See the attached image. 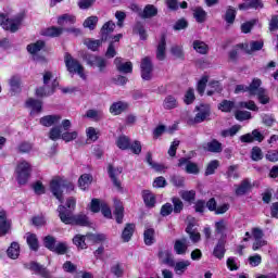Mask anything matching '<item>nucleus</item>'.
Instances as JSON below:
<instances>
[{
  "label": "nucleus",
  "mask_w": 278,
  "mask_h": 278,
  "mask_svg": "<svg viewBox=\"0 0 278 278\" xmlns=\"http://www.w3.org/2000/svg\"><path fill=\"white\" fill-rule=\"evenodd\" d=\"M260 86H262V80L260 78H254L248 87L244 85H238L235 92L236 94H239V92H250L252 97H257L260 103L266 105L267 103H270V98H268L266 89Z\"/></svg>",
  "instance_id": "obj_1"
},
{
  "label": "nucleus",
  "mask_w": 278,
  "mask_h": 278,
  "mask_svg": "<svg viewBox=\"0 0 278 278\" xmlns=\"http://www.w3.org/2000/svg\"><path fill=\"white\" fill-rule=\"evenodd\" d=\"M58 212L59 217L65 225H80L81 227L89 225L88 216L84 214L73 215V212L66 210L64 205H60Z\"/></svg>",
  "instance_id": "obj_2"
},
{
  "label": "nucleus",
  "mask_w": 278,
  "mask_h": 278,
  "mask_svg": "<svg viewBox=\"0 0 278 278\" xmlns=\"http://www.w3.org/2000/svg\"><path fill=\"white\" fill-rule=\"evenodd\" d=\"M66 190V192H72V190H75V185H73V182L67 181L64 178H53L50 182V190L52 192V194L55 195V198L58 199V201H60L62 203V190Z\"/></svg>",
  "instance_id": "obj_3"
},
{
  "label": "nucleus",
  "mask_w": 278,
  "mask_h": 278,
  "mask_svg": "<svg viewBox=\"0 0 278 278\" xmlns=\"http://www.w3.org/2000/svg\"><path fill=\"white\" fill-rule=\"evenodd\" d=\"M23 18H25V13H18L15 17L10 18L8 15L1 13L0 14V25L7 31H11L12 34L18 31V27L23 23Z\"/></svg>",
  "instance_id": "obj_4"
},
{
  "label": "nucleus",
  "mask_w": 278,
  "mask_h": 278,
  "mask_svg": "<svg viewBox=\"0 0 278 278\" xmlns=\"http://www.w3.org/2000/svg\"><path fill=\"white\" fill-rule=\"evenodd\" d=\"M50 140H77V131H65L62 129V126H53L48 134Z\"/></svg>",
  "instance_id": "obj_5"
},
{
  "label": "nucleus",
  "mask_w": 278,
  "mask_h": 278,
  "mask_svg": "<svg viewBox=\"0 0 278 278\" xmlns=\"http://www.w3.org/2000/svg\"><path fill=\"white\" fill-rule=\"evenodd\" d=\"M64 62L68 73H77L81 79H86V74H84V65L73 58L71 53H65Z\"/></svg>",
  "instance_id": "obj_6"
},
{
  "label": "nucleus",
  "mask_w": 278,
  "mask_h": 278,
  "mask_svg": "<svg viewBox=\"0 0 278 278\" xmlns=\"http://www.w3.org/2000/svg\"><path fill=\"white\" fill-rule=\"evenodd\" d=\"M15 173H16L17 182L21 186H23L27 184L29 179V175H31V165L26 161H22L17 164Z\"/></svg>",
  "instance_id": "obj_7"
},
{
  "label": "nucleus",
  "mask_w": 278,
  "mask_h": 278,
  "mask_svg": "<svg viewBox=\"0 0 278 278\" xmlns=\"http://www.w3.org/2000/svg\"><path fill=\"white\" fill-rule=\"evenodd\" d=\"M83 60L87 62L89 66H97L100 73H103L108 67V60L103 59L102 56H97L94 54H88L86 52L81 53Z\"/></svg>",
  "instance_id": "obj_8"
},
{
  "label": "nucleus",
  "mask_w": 278,
  "mask_h": 278,
  "mask_svg": "<svg viewBox=\"0 0 278 278\" xmlns=\"http://www.w3.org/2000/svg\"><path fill=\"white\" fill-rule=\"evenodd\" d=\"M195 110L198 113L194 117L187 121L188 125H199V123L207 121V117L210 116V105L207 104H201L197 106Z\"/></svg>",
  "instance_id": "obj_9"
},
{
  "label": "nucleus",
  "mask_w": 278,
  "mask_h": 278,
  "mask_svg": "<svg viewBox=\"0 0 278 278\" xmlns=\"http://www.w3.org/2000/svg\"><path fill=\"white\" fill-rule=\"evenodd\" d=\"M141 78L143 81H151L153 78V61L150 56H144L141 59Z\"/></svg>",
  "instance_id": "obj_10"
},
{
  "label": "nucleus",
  "mask_w": 278,
  "mask_h": 278,
  "mask_svg": "<svg viewBox=\"0 0 278 278\" xmlns=\"http://www.w3.org/2000/svg\"><path fill=\"white\" fill-rule=\"evenodd\" d=\"M116 146L118 149H122V151H132L135 155H140V153H142V144L140 141L118 140Z\"/></svg>",
  "instance_id": "obj_11"
},
{
  "label": "nucleus",
  "mask_w": 278,
  "mask_h": 278,
  "mask_svg": "<svg viewBox=\"0 0 278 278\" xmlns=\"http://www.w3.org/2000/svg\"><path fill=\"white\" fill-rule=\"evenodd\" d=\"M230 231L231 228L229 227V222H227L226 219H219L215 222V232L218 236H222L220 240H225Z\"/></svg>",
  "instance_id": "obj_12"
},
{
  "label": "nucleus",
  "mask_w": 278,
  "mask_h": 278,
  "mask_svg": "<svg viewBox=\"0 0 278 278\" xmlns=\"http://www.w3.org/2000/svg\"><path fill=\"white\" fill-rule=\"evenodd\" d=\"M114 64L118 73H123L124 75H127L134 72V64L130 61L123 62L122 58H116L114 60Z\"/></svg>",
  "instance_id": "obj_13"
},
{
  "label": "nucleus",
  "mask_w": 278,
  "mask_h": 278,
  "mask_svg": "<svg viewBox=\"0 0 278 278\" xmlns=\"http://www.w3.org/2000/svg\"><path fill=\"white\" fill-rule=\"evenodd\" d=\"M188 225L186 228L187 233H189L190 239L192 240V242H199V240H201V233H199L194 227L197 226V219H194V217H188Z\"/></svg>",
  "instance_id": "obj_14"
},
{
  "label": "nucleus",
  "mask_w": 278,
  "mask_h": 278,
  "mask_svg": "<svg viewBox=\"0 0 278 278\" xmlns=\"http://www.w3.org/2000/svg\"><path fill=\"white\" fill-rule=\"evenodd\" d=\"M156 60L164 62L166 60V35H161V39L156 46Z\"/></svg>",
  "instance_id": "obj_15"
},
{
  "label": "nucleus",
  "mask_w": 278,
  "mask_h": 278,
  "mask_svg": "<svg viewBox=\"0 0 278 278\" xmlns=\"http://www.w3.org/2000/svg\"><path fill=\"white\" fill-rule=\"evenodd\" d=\"M60 121H62V115L52 114L41 117L39 123L42 127H53V125H59Z\"/></svg>",
  "instance_id": "obj_16"
},
{
  "label": "nucleus",
  "mask_w": 278,
  "mask_h": 278,
  "mask_svg": "<svg viewBox=\"0 0 278 278\" xmlns=\"http://www.w3.org/2000/svg\"><path fill=\"white\" fill-rule=\"evenodd\" d=\"M55 88H58V80H53L51 86L43 85L40 88L36 89V94L38 97H51L53 92H55Z\"/></svg>",
  "instance_id": "obj_17"
},
{
  "label": "nucleus",
  "mask_w": 278,
  "mask_h": 278,
  "mask_svg": "<svg viewBox=\"0 0 278 278\" xmlns=\"http://www.w3.org/2000/svg\"><path fill=\"white\" fill-rule=\"evenodd\" d=\"M108 173H109V177H111L115 188H117V190H121V182L117 177L121 175V173H123V167H114L112 165H109Z\"/></svg>",
  "instance_id": "obj_18"
},
{
  "label": "nucleus",
  "mask_w": 278,
  "mask_h": 278,
  "mask_svg": "<svg viewBox=\"0 0 278 278\" xmlns=\"http://www.w3.org/2000/svg\"><path fill=\"white\" fill-rule=\"evenodd\" d=\"M178 166H186V173H189V175H197L199 173V165L190 162L188 159H180Z\"/></svg>",
  "instance_id": "obj_19"
},
{
  "label": "nucleus",
  "mask_w": 278,
  "mask_h": 278,
  "mask_svg": "<svg viewBox=\"0 0 278 278\" xmlns=\"http://www.w3.org/2000/svg\"><path fill=\"white\" fill-rule=\"evenodd\" d=\"M26 108L31 109L30 116H34V114H40V112H42V101L29 98L26 101Z\"/></svg>",
  "instance_id": "obj_20"
},
{
  "label": "nucleus",
  "mask_w": 278,
  "mask_h": 278,
  "mask_svg": "<svg viewBox=\"0 0 278 278\" xmlns=\"http://www.w3.org/2000/svg\"><path fill=\"white\" fill-rule=\"evenodd\" d=\"M26 268L29 270H33L34 273H37L38 275H41V277L49 278L51 275L49 274V270L45 268L42 265L31 262L29 264H26Z\"/></svg>",
  "instance_id": "obj_21"
},
{
  "label": "nucleus",
  "mask_w": 278,
  "mask_h": 278,
  "mask_svg": "<svg viewBox=\"0 0 278 278\" xmlns=\"http://www.w3.org/2000/svg\"><path fill=\"white\" fill-rule=\"evenodd\" d=\"M116 29V24L112 21H109L103 24L100 34H101V40L104 42L108 40L110 34H112Z\"/></svg>",
  "instance_id": "obj_22"
},
{
  "label": "nucleus",
  "mask_w": 278,
  "mask_h": 278,
  "mask_svg": "<svg viewBox=\"0 0 278 278\" xmlns=\"http://www.w3.org/2000/svg\"><path fill=\"white\" fill-rule=\"evenodd\" d=\"M188 239L182 238L175 241L174 251L177 255H186V251H188Z\"/></svg>",
  "instance_id": "obj_23"
},
{
  "label": "nucleus",
  "mask_w": 278,
  "mask_h": 278,
  "mask_svg": "<svg viewBox=\"0 0 278 278\" xmlns=\"http://www.w3.org/2000/svg\"><path fill=\"white\" fill-rule=\"evenodd\" d=\"M241 49H244L245 53H253L254 51H262L264 41H250L245 45H240Z\"/></svg>",
  "instance_id": "obj_24"
},
{
  "label": "nucleus",
  "mask_w": 278,
  "mask_h": 278,
  "mask_svg": "<svg viewBox=\"0 0 278 278\" xmlns=\"http://www.w3.org/2000/svg\"><path fill=\"white\" fill-rule=\"evenodd\" d=\"M177 130V126L166 127L164 125H159L153 130V138L157 139L164 136V134H173V131Z\"/></svg>",
  "instance_id": "obj_25"
},
{
  "label": "nucleus",
  "mask_w": 278,
  "mask_h": 278,
  "mask_svg": "<svg viewBox=\"0 0 278 278\" xmlns=\"http://www.w3.org/2000/svg\"><path fill=\"white\" fill-rule=\"evenodd\" d=\"M159 260L162 264H166L167 266H175V258H173V254L168 250L161 251L159 253Z\"/></svg>",
  "instance_id": "obj_26"
},
{
  "label": "nucleus",
  "mask_w": 278,
  "mask_h": 278,
  "mask_svg": "<svg viewBox=\"0 0 278 278\" xmlns=\"http://www.w3.org/2000/svg\"><path fill=\"white\" fill-rule=\"evenodd\" d=\"M10 231V222H8V216L5 211H0V236H5Z\"/></svg>",
  "instance_id": "obj_27"
},
{
  "label": "nucleus",
  "mask_w": 278,
  "mask_h": 278,
  "mask_svg": "<svg viewBox=\"0 0 278 278\" xmlns=\"http://www.w3.org/2000/svg\"><path fill=\"white\" fill-rule=\"evenodd\" d=\"M143 203L147 207H155V194L149 190L142 191Z\"/></svg>",
  "instance_id": "obj_28"
},
{
  "label": "nucleus",
  "mask_w": 278,
  "mask_h": 278,
  "mask_svg": "<svg viewBox=\"0 0 278 278\" xmlns=\"http://www.w3.org/2000/svg\"><path fill=\"white\" fill-rule=\"evenodd\" d=\"M225 253H226L225 240L219 239V241L217 242V244L215 245V248L213 250V255L217 260H223V257H225Z\"/></svg>",
  "instance_id": "obj_29"
},
{
  "label": "nucleus",
  "mask_w": 278,
  "mask_h": 278,
  "mask_svg": "<svg viewBox=\"0 0 278 278\" xmlns=\"http://www.w3.org/2000/svg\"><path fill=\"white\" fill-rule=\"evenodd\" d=\"M193 49L197 51V53H200L201 55H206L207 51H210V47L207 43L201 40H194L193 41Z\"/></svg>",
  "instance_id": "obj_30"
},
{
  "label": "nucleus",
  "mask_w": 278,
  "mask_h": 278,
  "mask_svg": "<svg viewBox=\"0 0 278 278\" xmlns=\"http://www.w3.org/2000/svg\"><path fill=\"white\" fill-rule=\"evenodd\" d=\"M136 230V225L127 224L122 232V240L125 242H129L131 240V236H134V231Z\"/></svg>",
  "instance_id": "obj_31"
},
{
  "label": "nucleus",
  "mask_w": 278,
  "mask_h": 278,
  "mask_svg": "<svg viewBox=\"0 0 278 278\" xmlns=\"http://www.w3.org/2000/svg\"><path fill=\"white\" fill-rule=\"evenodd\" d=\"M7 253L11 260H16L21 255V245L17 242H12Z\"/></svg>",
  "instance_id": "obj_32"
},
{
  "label": "nucleus",
  "mask_w": 278,
  "mask_h": 278,
  "mask_svg": "<svg viewBox=\"0 0 278 278\" xmlns=\"http://www.w3.org/2000/svg\"><path fill=\"white\" fill-rule=\"evenodd\" d=\"M153 16H157V8L153 4L146 5L141 13V18H153Z\"/></svg>",
  "instance_id": "obj_33"
},
{
  "label": "nucleus",
  "mask_w": 278,
  "mask_h": 278,
  "mask_svg": "<svg viewBox=\"0 0 278 278\" xmlns=\"http://www.w3.org/2000/svg\"><path fill=\"white\" fill-rule=\"evenodd\" d=\"M90 184H92V176L88 174L81 175L80 178L78 179V186L80 190H88V188L90 187Z\"/></svg>",
  "instance_id": "obj_34"
},
{
  "label": "nucleus",
  "mask_w": 278,
  "mask_h": 278,
  "mask_svg": "<svg viewBox=\"0 0 278 278\" xmlns=\"http://www.w3.org/2000/svg\"><path fill=\"white\" fill-rule=\"evenodd\" d=\"M11 92H21V76L14 75L9 79Z\"/></svg>",
  "instance_id": "obj_35"
},
{
  "label": "nucleus",
  "mask_w": 278,
  "mask_h": 278,
  "mask_svg": "<svg viewBox=\"0 0 278 278\" xmlns=\"http://www.w3.org/2000/svg\"><path fill=\"white\" fill-rule=\"evenodd\" d=\"M114 205H115L114 216H115L116 223H118V225H121V223H123V216H124L123 215V212H124L123 204L121 203V201L115 200Z\"/></svg>",
  "instance_id": "obj_36"
},
{
  "label": "nucleus",
  "mask_w": 278,
  "mask_h": 278,
  "mask_svg": "<svg viewBox=\"0 0 278 278\" xmlns=\"http://www.w3.org/2000/svg\"><path fill=\"white\" fill-rule=\"evenodd\" d=\"M125 110H127V104H125V102H115L110 108L111 114H115V116H118V114H123Z\"/></svg>",
  "instance_id": "obj_37"
},
{
  "label": "nucleus",
  "mask_w": 278,
  "mask_h": 278,
  "mask_svg": "<svg viewBox=\"0 0 278 278\" xmlns=\"http://www.w3.org/2000/svg\"><path fill=\"white\" fill-rule=\"evenodd\" d=\"M251 188H253V186H251V182L249 181V179H245L241 182V185L236 189V194L238 197H242V194H247V192H249L251 190Z\"/></svg>",
  "instance_id": "obj_38"
},
{
  "label": "nucleus",
  "mask_w": 278,
  "mask_h": 278,
  "mask_svg": "<svg viewBox=\"0 0 278 278\" xmlns=\"http://www.w3.org/2000/svg\"><path fill=\"white\" fill-rule=\"evenodd\" d=\"M143 240L148 247H151V244L155 242V230L153 228H148L147 230H144Z\"/></svg>",
  "instance_id": "obj_39"
},
{
  "label": "nucleus",
  "mask_w": 278,
  "mask_h": 278,
  "mask_svg": "<svg viewBox=\"0 0 278 278\" xmlns=\"http://www.w3.org/2000/svg\"><path fill=\"white\" fill-rule=\"evenodd\" d=\"M177 105H178L177 98L173 96H167L163 101L164 110H175Z\"/></svg>",
  "instance_id": "obj_40"
},
{
  "label": "nucleus",
  "mask_w": 278,
  "mask_h": 278,
  "mask_svg": "<svg viewBox=\"0 0 278 278\" xmlns=\"http://www.w3.org/2000/svg\"><path fill=\"white\" fill-rule=\"evenodd\" d=\"M264 138H266V136L260 132V130L255 129L252 131V134L241 136L240 140H264Z\"/></svg>",
  "instance_id": "obj_41"
},
{
  "label": "nucleus",
  "mask_w": 278,
  "mask_h": 278,
  "mask_svg": "<svg viewBox=\"0 0 278 278\" xmlns=\"http://www.w3.org/2000/svg\"><path fill=\"white\" fill-rule=\"evenodd\" d=\"M42 49H45V41L42 40H38L37 42L27 46L28 53H31L33 55L42 51Z\"/></svg>",
  "instance_id": "obj_42"
},
{
  "label": "nucleus",
  "mask_w": 278,
  "mask_h": 278,
  "mask_svg": "<svg viewBox=\"0 0 278 278\" xmlns=\"http://www.w3.org/2000/svg\"><path fill=\"white\" fill-rule=\"evenodd\" d=\"M26 242L31 251H38V237L35 233H26Z\"/></svg>",
  "instance_id": "obj_43"
},
{
  "label": "nucleus",
  "mask_w": 278,
  "mask_h": 278,
  "mask_svg": "<svg viewBox=\"0 0 278 278\" xmlns=\"http://www.w3.org/2000/svg\"><path fill=\"white\" fill-rule=\"evenodd\" d=\"M188 266H190V261L174 263V270L176 275H184V271L188 270Z\"/></svg>",
  "instance_id": "obj_44"
},
{
  "label": "nucleus",
  "mask_w": 278,
  "mask_h": 278,
  "mask_svg": "<svg viewBox=\"0 0 278 278\" xmlns=\"http://www.w3.org/2000/svg\"><path fill=\"white\" fill-rule=\"evenodd\" d=\"M75 21H76L75 15L64 14L58 18V24L62 26L74 25Z\"/></svg>",
  "instance_id": "obj_45"
},
{
  "label": "nucleus",
  "mask_w": 278,
  "mask_h": 278,
  "mask_svg": "<svg viewBox=\"0 0 278 278\" xmlns=\"http://www.w3.org/2000/svg\"><path fill=\"white\" fill-rule=\"evenodd\" d=\"M193 16L197 23H205V20L207 18V12H205V10H203L202 8H197L193 11Z\"/></svg>",
  "instance_id": "obj_46"
},
{
  "label": "nucleus",
  "mask_w": 278,
  "mask_h": 278,
  "mask_svg": "<svg viewBox=\"0 0 278 278\" xmlns=\"http://www.w3.org/2000/svg\"><path fill=\"white\" fill-rule=\"evenodd\" d=\"M63 31H64V28L52 26L45 31V36L58 38V36H62Z\"/></svg>",
  "instance_id": "obj_47"
},
{
  "label": "nucleus",
  "mask_w": 278,
  "mask_h": 278,
  "mask_svg": "<svg viewBox=\"0 0 278 278\" xmlns=\"http://www.w3.org/2000/svg\"><path fill=\"white\" fill-rule=\"evenodd\" d=\"M181 199L184 201H187L188 203L194 201L195 197H197V191L194 190H190V191H186V190H182L179 192Z\"/></svg>",
  "instance_id": "obj_48"
},
{
  "label": "nucleus",
  "mask_w": 278,
  "mask_h": 278,
  "mask_svg": "<svg viewBox=\"0 0 278 278\" xmlns=\"http://www.w3.org/2000/svg\"><path fill=\"white\" fill-rule=\"evenodd\" d=\"M236 108V103L233 101L224 100L219 103L218 110L222 112H231Z\"/></svg>",
  "instance_id": "obj_49"
},
{
  "label": "nucleus",
  "mask_w": 278,
  "mask_h": 278,
  "mask_svg": "<svg viewBox=\"0 0 278 278\" xmlns=\"http://www.w3.org/2000/svg\"><path fill=\"white\" fill-rule=\"evenodd\" d=\"M97 23H99V17L97 16H89L87 20L84 22V27L90 29L91 31L96 29Z\"/></svg>",
  "instance_id": "obj_50"
},
{
  "label": "nucleus",
  "mask_w": 278,
  "mask_h": 278,
  "mask_svg": "<svg viewBox=\"0 0 278 278\" xmlns=\"http://www.w3.org/2000/svg\"><path fill=\"white\" fill-rule=\"evenodd\" d=\"M68 251V244L66 242H59L54 245L52 253H56L58 255H64Z\"/></svg>",
  "instance_id": "obj_51"
},
{
  "label": "nucleus",
  "mask_w": 278,
  "mask_h": 278,
  "mask_svg": "<svg viewBox=\"0 0 278 278\" xmlns=\"http://www.w3.org/2000/svg\"><path fill=\"white\" fill-rule=\"evenodd\" d=\"M73 242H74L75 247H77V249H87L86 236L76 235L73 238Z\"/></svg>",
  "instance_id": "obj_52"
},
{
  "label": "nucleus",
  "mask_w": 278,
  "mask_h": 278,
  "mask_svg": "<svg viewBox=\"0 0 278 278\" xmlns=\"http://www.w3.org/2000/svg\"><path fill=\"white\" fill-rule=\"evenodd\" d=\"M207 151L211 153H220L223 151V144L216 140L211 141L207 143Z\"/></svg>",
  "instance_id": "obj_53"
},
{
  "label": "nucleus",
  "mask_w": 278,
  "mask_h": 278,
  "mask_svg": "<svg viewBox=\"0 0 278 278\" xmlns=\"http://www.w3.org/2000/svg\"><path fill=\"white\" fill-rule=\"evenodd\" d=\"M170 53L177 60H184V47H181V46H172Z\"/></svg>",
  "instance_id": "obj_54"
},
{
  "label": "nucleus",
  "mask_w": 278,
  "mask_h": 278,
  "mask_svg": "<svg viewBox=\"0 0 278 278\" xmlns=\"http://www.w3.org/2000/svg\"><path fill=\"white\" fill-rule=\"evenodd\" d=\"M238 131H240V126H232L230 129L222 131V138H233Z\"/></svg>",
  "instance_id": "obj_55"
},
{
  "label": "nucleus",
  "mask_w": 278,
  "mask_h": 278,
  "mask_svg": "<svg viewBox=\"0 0 278 278\" xmlns=\"http://www.w3.org/2000/svg\"><path fill=\"white\" fill-rule=\"evenodd\" d=\"M101 40H91V39H86L85 40V45L88 49H90L91 51H97V49H99L101 47Z\"/></svg>",
  "instance_id": "obj_56"
},
{
  "label": "nucleus",
  "mask_w": 278,
  "mask_h": 278,
  "mask_svg": "<svg viewBox=\"0 0 278 278\" xmlns=\"http://www.w3.org/2000/svg\"><path fill=\"white\" fill-rule=\"evenodd\" d=\"M172 203L174 205V213L181 214V211L184 210V202L179 198H173Z\"/></svg>",
  "instance_id": "obj_57"
},
{
  "label": "nucleus",
  "mask_w": 278,
  "mask_h": 278,
  "mask_svg": "<svg viewBox=\"0 0 278 278\" xmlns=\"http://www.w3.org/2000/svg\"><path fill=\"white\" fill-rule=\"evenodd\" d=\"M264 154L262 153V149H260L258 147H254L251 152V159L254 162H260V160H262Z\"/></svg>",
  "instance_id": "obj_58"
},
{
  "label": "nucleus",
  "mask_w": 278,
  "mask_h": 278,
  "mask_svg": "<svg viewBox=\"0 0 278 278\" xmlns=\"http://www.w3.org/2000/svg\"><path fill=\"white\" fill-rule=\"evenodd\" d=\"M43 244L46 249H49V251H52L55 248V239L51 236H47L43 239Z\"/></svg>",
  "instance_id": "obj_59"
},
{
  "label": "nucleus",
  "mask_w": 278,
  "mask_h": 278,
  "mask_svg": "<svg viewBox=\"0 0 278 278\" xmlns=\"http://www.w3.org/2000/svg\"><path fill=\"white\" fill-rule=\"evenodd\" d=\"M235 116H236L237 121H249L251 118V112L237 111Z\"/></svg>",
  "instance_id": "obj_60"
},
{
  "label": "nucleus",
  "mask_w": 278,
  "mask_h": 278,
  "mask_svg": "<svg viewBox=\"0 0 278 278\" xmlns=\"http://www.w3.org/2000/svg\"><path fill=\"white\" fill-rule=\"evenodd\" d=\"M194 89L192 88H189L185 94V103L187 105H190V103H193L194 102Z\"/></svg>",
  "instance_id": "obj_61"
},
{
  "label": "nucleus",
  "mask_w": 278,
  "mask_h": 278,
  "mask_svg": "<svg viewBox=\"0 0 278 278\" xmlns=\"http://www.w3.org/2000/svg\"><path fill=\"white\" fill-rule=\"evenodd\" d=\"M206 86H207V76H204L198 83L197 90H198L199 94H203V92H205V87Z\"/></svg>",
  "instance_id": "obj_62"
},
{
  "label": "nucleus",
  "mask_w": 278,
  "mask_h": 278,
  "mask_svg": "<svg viewBox=\"0 0 278 278\" xmlns=\"http://www.w3.org/2000/svg\"><path fill=\"white\" fill-rule=\"evenodd\" d=\"M225 21L230 24L233 23V21H236V10L235 9L229 8L226 11Z\"/></svg>",
  "instance_id": "obj_63"
},
{
  "label": "nucleus",
  "mask_w": 278,
  "mask_h": 278,
  "mask_svg": "<svg viewBox=\"0 0 278 278\" xmlns=\"http://www.w3.org/2000/svg\"><path fill=\"white\" fill-rule=\"evenodd\" d=\"M278 30V15H273L269 22V31Z\"/></svg>",
  "instance_id": "obj_64"
}]
</instances>
